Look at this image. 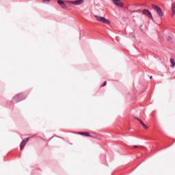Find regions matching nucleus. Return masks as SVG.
<instances>
[{
    "label": "nucleus",
    "instance_id": "obj_1",
    "mask_svg": "<svg viewBox=\"0 0 175 175\" xmlns=\"http://www.w3.org/2000/svg\"><path fill=\"white\" fill-rule=\"evenodd\" d=\"M94 18H96V20L97 21L105 23L106 25H109L110 23H111V22L109 20L106 19L105 17L98 16V15H95Z\"/></svg>",
    "mask_w": 175,
    "mask_h": 175
},
{
    "label": "nucleus",
    "instance_id": "obj_2",
    "mask_svg": "<svg viewBox=\"0 0 175 175\" xmlns=\"http://www.w3.org/2000/svg\"><path fill=\"white\" fill-rule=\"evenodd\" d=\"M152 7L157 12V14H159V16H163L162 9L160 7H159L158 5H152Z\"/></svg>",
    "mask_w": 175,
    "mask_h": 175
},
{
    "label": "nucleus",
    "instance_id": "obj_3",
    "mask_svg": "<svg viewBox=\"0 0 175 175\" xmlns=\"http://www.w3.org/2000/svg\"><path fill=\"white\" fill-rule=\"evenodd\" d=\"M113 3L118 8H123L124 4L120 0H112Z\"/></svg>",
    "mask_w": 175,
    "mask_h": 175
},
{
    "label": "nucleus",
    "instance_id": "obj_4",
    "mask_svg": "<svg viewBox=\"0 0 175 175\" xmlns=\"http://www.w3.org/2000/svg\"><path fill=\"white\" fill-rule=\"evenodd\" d=\"M143 14H144L146 16H148L150 19L153 20L152 14H151V12L149 10L144 9L143 10Z\"/></svg>",
    "mask_w": 175,
    "mask_h": 175
},
{
    "label": "nucleus",
    "instance_id": "obj_5",
    "mask_svg": "<svg viewBox=\"0 0 175 175\" xmlns=\"http://www.w3.org/2000/svg\"><path fill=\"white\" fill-rule=\"evenodd\" d=\"M77 134L81 135L85 137H91L92 138H96L94 136L91 135L89 132H79Z\"/></svg>",
    "mask_w": 175,
    "mask_h": 175
},
{
    "label": "nucleus",
    "instance_id": "obj_6",
    "mask_svg": "<svg viewBox=\"0 0 175 175\" xmlns=\"http://www.w3.org/2000/svg\"><path fill=\"white\" fill-rule=\"evenodd\" d=\"M30 139L29 137H27V138H25L22 142H21V150H23L25 145H26V143L28 142V141Z\"/></svg>",
    "mask_w": 175,
    "mask_h": 175
},
{
    "label": "nucleus",
    "instance_id": "obj_7",
    "mask_svg": "<svg viewBox=\"0 0 175 175\" xmlns=\"http://www.w3.org/2000/svg\"><path fill=\"white\" fill-rule=\"evenodd\" d=\"M75 5H79L83 3V0H77L75 1H71L70 2Z\"/></svg>",
    "mask_w": 175,
    "mask_h": 175
},
{
    "label": "nucleus",
    "instance_id": "obj_8",
    "mask_svg": "<svg viewBox=\"0 0 175 175\" xmlns=\"http://www.w3.org/2000/svg\"><path fill=\"white\" fill-rule=\"evenodd\" d=\"M57 3L63 9H65V10L68 9L67 5H66V4L64 1H58Z\"/></svg>",
    "mask_w": 175,
    "mask_h": 175
},
{
    "label": "nucleus",
    "instance_id": "obj_9",
    "mask_svg": "<svg viewBox=\"0 0 175 175\" xmlns=\"http://www.w3.org/2000/svg\"><path fill=\"white\" fill-rule=\"evenodd\" d=\"M170 64H171V67L174 68L175 66V61L173 58H170Z\"/></svg>",
    "mask_w": 175,
    "mask_h": 175
},
{
    "label": "nucleus",
    "instance_id": "obj_10",
    "mask_svg": "<svg viewBox=\"0 0 175 175\" xmlns=\"http://www.w3.org/2000/svg\"><path fill=\"white\" fill-rule=\"evenodd\" d=\"M175 15V3L172 5V16Z\"/></svg>",
    "mask_w": 175,
    "mask_h": 175
},
{
    "label": "nucleus",
    "instance_id": "obj_11",
    "mask_svg": "<svg viewBox=\"0 0 175 175\" xmlns=\"http://www.w3.org/2000/svg\"><path fill=\"white\" fill-rule=\"evenodd\" d=\"M144 148V146H133V148Z\"/></svg>",
    "mask_w": 175,
    "mask_h": 175
},
{
    "label": "nucleus",
    "instance_id": "obj_12",
    "mask_svg": "<svg viewBox=\"0 0 175 175\" xmlns=\"http://www.w3.org/2000/svg\"><path fill=\"white\" fill-rule=\"evenodd\" d=\"M138 122L141 124V125L144 126L145 124L141 120H138Z\"/></svg>",
    "mask_w": 175,
    "mask_h": 175
},
{
    "label": "nucleus",
    "instance_id": "obj_13",
    "mask_svg": "<svg viewBox=\"0 0 175 175\" xmlns=\"http://www.w3.org/2000/svg\"><path fill=\"white\" fill-rule=\"evenodd\" d=\"M144 129L147 130L148 129V126L146 124L143 125Z\"/></svg>",
    "mask_w": 175,
    "mask_h": 175
},
{
    "label": "nucleus",
    "instance_id": "obj_14",
    "mask_svg": "<svg viewBox=\"0 0 175 175\" xmlns=\"http://www.w3.org/2000/svg\"><path fill=\"white\" fill-rule=\"evenodd\" d=\"M107 85V81L104 82V84L102 85V87H105Z\"/></svg>",
    "mask_w": 175,
    "mask_h": 175
},
{
    "label": "nucleus",
    "instance_id": "obj_15",
    "mask_svg": "<svg viewBox=\"0 0 175 175\" xmlns=\"http://www.w3.org/2000/svg\"><path fill=\"white\" fill-rule=\"evenodd\" d=\"M51 0H43V2H49Z\"/></svg>",
    "mask_w": 175,
    "mask_h": 175
},
{
    "label": "nucleus",
    "instance_id": "obj_16",
    "mask_svg": "<svg viewBox=\"0 0 175 175\" xmlns=\"http://www.w3.org/2000/svg\"><path fill=\"white\" fill-rule=\"evenodd\" d=\"M137 120H138L139 121V120H140L139 118H137V116H135L134 117Z\"/></svg>",
    "mask_w": 175,
    "mask_h": 175
},
{
    "label": "nucleus",
    "instance_id": "obj_17",
    "mask_svg": "<svg viewBox=\"0 0 175 175\" xmlns=\"http://www.w3.org/2000/svg\"><path fill=\"white\" fill-rule=\"evenodd\" d=\"M172 39V38L169 37V38H167V40H171Z\"/></svg>",
    "mask_w": 175,
    "mask_h": 175
},
{
    "label": "nucleus",
    "instance_id": "obj_18",
    "mask_svg": "<svg viewBox=\"0 0 175 175\" xmlns=\"http://www.w3.org/2000/svg\"><path fill=\"white\" fill-rule=\"evenodd\" d=\"M18 97H19V95H16V96H15V98L16 99Z\"/></svg>",
    "mask_w": 175,
    "mask_h": 175
},
{
    "label": "nucleus",
    "instance_id": "obj_19",
    "mask_svg": "<svg viewBox=\"0 0 175 175\" xmlns=\"http://www.w3.org/2000/svg\"><path fill=\"white\" fill-rule=\"evenodd\" d=\"M152 79V76L150 77V79Z\"/></svg>",
    "mask_w": 175,
    "mask_h": 175
}]
</instances>
